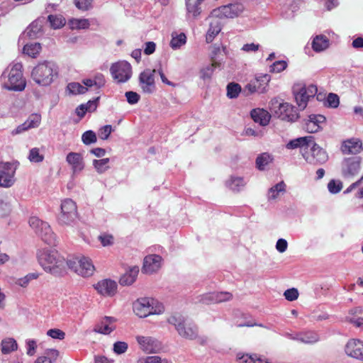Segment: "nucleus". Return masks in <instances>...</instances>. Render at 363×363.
<instances>
[{
    "instance_id": "obj_21",
    "label": "nucleus",
    "mask_w": 363,
    "mask_h": 363,
    "mask_svg": "<svg viewBox=\"0 0 363 363\" xmlns=\"http://www.w3.org/2000/svg\"><path fill=\"white\" fill-rule=\"evenodd\" d=\"M363 341L359 339H350L345 347V352L347 355L362 360Z\"/></svg>"
},
{
    "instance_id": "obj_34",
    "label": "nucleus",
    "mask_w": 363,
    "mask_h": 363,
    "mask_svg": "<svg viewBox=\"0 0 363 363\" xmlns=\"http://www.w3.org/2000/svg\"><path fill=\"white\" fill-rule=\"evenodd\" d=\"M220 30L221 26L219 21L216 18H215V19H212L210 22L209 28L206 33V42L208 43H211Z\"/></svg>"
},
{
    "instance_id": "obj_19",
    "label": "nucleus",
    "mask_w": 363,
    "mask_h": 363,
    "mask_svg": "<svg viewBox=\"0 0 363 363\" xmlns=\"http://www.w3.org/2000/svg\"><path fill=\"white\" fill-rule=\"evenodd\" d=\"M15 168L10 162L0 163V186L10 187L13 184Z\"/></svg>"
},
{
    "instance_id": "obj_15",
    "label": "nucleus",
    "mask_w": 363,
    "mask_h": 363,
    "mask_svg": "<svg viewBox=\"0 0 363 363\" xmlns=\"http://www.w3.org/2000/svg\"><path fill=\"white\" fill-rule=\"evenodd\" d=\"M311 155H306L303 153L305 160L311 164L318 165L323 164L328 160V155L325 150L320 147L318 144L314 143V140L311 143Z\"/></svg>"
},
{
    "instance_id": "obj_25",
    "label": "nucleus",
    "mask_w": 363,
    "mask_h": 363,
    "mask_svg": "<svg viewBox=\"0 0 363 363\" xmlns=\"http://www.w3.org/2000/svg\"><path fill=\"white\" fill-rule=\"evenodd\" d=\"M313 140L314 138L311 135L298 138L289 141L286 144V147L288 149H296L300 147L301 153H306L307 152L308 147L311 145Z\"/></svg>"
},
{
    "instance_id": "obj_3",
    "label": "nucleus",
    "mask_w": 363,
    "mask_h": 363,
    "mask_svg": "<svg viewBox=\"0 0 363 363\" xmlns=\"http://www.w3.org/2000/svg\"><path fill=\"white\" fill-rule=\"evenodd\" d=\"M58 74V67L51 61L38 64L31 71L32 79L40 86H48Z\"/></svg>"
},
{
    "instance_id": "obj_28",
    "label": "nucleus",
    "mask_w": 363,
    "mask_h": 363,
    "mask_svg": "<svg viewBox=\"0 0 363 363\" xmlns=\"http://www.w3.org/2000/svg\"><path fill=\"white\" fill-rule=\"evenodd\" d=\"M42 34V26L38 21L32 22L26 30L21 34L19 41L25 39H35Z\"/></svg>"
},
{
    "instance_id": "obj_32",
    "label": "nucleus",
    "mask_w": 363,
    "mask_h": 363,
    "mask_svg": "<svg viewBox=\"0 0 363 363\" xmlns=\"http://www.w3.org/2000/svg\"><path fill=\"white\" fill-rule=\"evenodd\" d=\"M139 272L138 267H133L120 278L119 283L122 286H130L135 282Z\"/></svg>"
},
{
    "instance_id": "obj_59",
    "label": "nucleus",
    "mask_w": 363,
    "mask_h": 363,
    "mask_svg": "<svg viewBox=\"0 0 363 363\" xmlns=\"http://www.w3.org/2000/svg\"><path fill=\"white\" fill-rule=\"evenodd\" d=\"M112 132V126L106 125L101 128L99 130V137L102 140H107Z\"/></svg>"
},
{
    "instance_id": "obj_8",
    "label": "nucleus",
    "mask_w": 363,
    "mask_h": 363,
    "mask_svg": "<svg viewBox=\"0 0 363 363\" xmlns=\"http://www.w3.org/2000/svg\"><path fill=\"white\" fill-rule=\"evenodd\" d=\"M67 266L82 277H90L95 270L91 259L86 257L69 259Z\"/></svg>"
},
{
    "instance_id": "obj_9",
    "label": "nucleus",
    "mask_w": 363,
    "mask_h": 363,
    "mask_svg": "<svg viewBox=\"0 0 363 363\" xmlns=\"http://www.w3.org/2000/svg\"><path fill=\"white\" fill-rule=\"evenodd\" d=\"M110 72L113 79L117 83L128 82L131 78L133 74L131 65L125 60H121L113 63L110 67Z\"/></svg>"
},
{
    "instance_id": "obj_64",
    "label": "nucleus",
    "mask_w": 363,
    "mask_h": 363,
    "mask_svg": "<svg viewBox=\"0 0 363 363\" xmlns=\"http://www.w3.org/2000/svg\"><path fill=\"white\" fill-rule=\"evenodd\" d=\"M287 67V63L284 60H278L271 66V71L273 72H280L284 70Z\"/></svg>"
},
{
    "instance_id": "obj_22",
    "label": "nucleus",
    "mask_w": 363,
    "mask_h": 363,
    "mask_svg": "<svg viewBox=\"0 0 363 363\" xmlns=\"http://www.w3.org/2000/svg\"><path fill=\"white\" fill-rule=\"evenodd\" d=\"M162 258L158 255H150L144 258L143 272L145 274L156 272L161 267Z\"/></svg>"
},
{
    "instance_id": "obj_43",
    "label": "nucleus",
    "mask_w": 363,
    "mask_h": 363,
    "mask_svg": "<svg viewBox=\"0 0 363 363\" xmlns=\"http://www.w3.org/2000/svg\"><path fill=\"white\" fill-rule=\"evenodd\" d=\"M109 162V158L94 160L93 166L99 174H102L110 168V167L108 166Z\"/></svg>"
},
{
    "instance_id": "obj_44",
    "label": "nucleus",
    "mask_w": 363,
    "mask_h": 363,
    "mask_svg": "<svg viewBox=\"0 0 363 363\" xmlns=\"http://www.w3.org/2000/svg\"><path fill=\"white\" fill-rule=\"evenodd\" d=\"M69 23L72 29H86L90 26L86 18H72Z\"/></svg>"
},
{
    "instance_id": "obj_49",
    "label": "nucleus",
    "mask_w": 363,
    "mask_h": 363,
    "mask_svg": "<svg viewBox=\"0 0 363 363\" xmlns=\"http://www.w3.org/2000/svg\"><path fill=\"white\" fill-rule=\"evenodd\" d=\"M38 277V273H29L25 277L18 279L16 283L21 287H26L31 280L36 279Z\"/></svg>"
},
{
    "instance_id": "obj_10",
    "label": "nucleus",
    "mask_w": 363,
    "mask_h": 363,
    "mask_svg": "<svg viewBox=\"0 0 363 363\" xmlns=\"http://www.w3.org/2000/svg\"><path fill=\"white\" fill-rule=\"evenodd\" d=\"M245 7L242 4L235 2L224 5L213 9L209 16L210 18H233L238 16L244 11Z\"/></svg>"
},
{
    "instance_id": "obj_47",
    "label": "nucleus",
    "mask_w": 363,
    "mask_h": 363,
    "mask_svg": "<svg viewBox=\"0 0 363 363\" xmlns=\"http://www.w3.org/2000/svg\"><path fill=\"white\" fill-rule=\"evenodd\" d=\"M241 91V86L237 83H230L227 86V96L230 99L237 98Z\"/></svg>"
},
{
    "instance_id": "obj_40",
    "label": "nucleus",
    "mask_w": 363,
    "mask_h": 363,
    "mask_svg": "<svg viewBox=\"0 0 363 363\" xmlns=\"http://www.w3.org/2000/svg\"><path fill=\"white\" fill-rule=\"evenodd\" d=\"M286 191V184L281 181L274 186H272L268 191V199H275L278 197L280 193Z\"/></svg>"
},
{
    "instance_id": "obj_1",
    "label": "nucleus",
    "mask_w": 363,
    "mask_h": 363,
    "mask_svg": "<svg viewBox=\"0 0 363 363\" xmlns=\"http://www.w3.org/2000/svg\"><path fill=\"white\" fill-rule=\"evenodd\" d=\"M40 265L48 273L55 277H61L65 273L67 261L57 251L43 249L38 253Z\"/></svg>"
},
{
    "instance_id": "obj_20",
    "label": "nucleus",
    "mask_w": 363,
    "mask_h": 363,
    "mask_svg": "<svg viewBox=\"0 0 363 363\" xmlns=\"http://www.w3.org/2000/svg\"><path fill=\"white\" fill-rule=\"evenodd\" d=\"M66 162L70 166L73 175L79 174L85 167L82 154L70 152L66 156Z\"/></svg>"
},
{
    "instance_id": "obj_38",
    "label": "nucleus",
    "mask_w": 363,
    "mask_h": 363,
    "mask_svg": "<svg viewBox=\"0 0 363 363\" xmlns=\"http://www.w3.org/2000/svg\"><path fill=\"white\" fill-rule=\"evenodd\" d=\"M1 347L2 354H7L17 350L18 344L13 338L8 337L1 340Z\"/></svg>"
},
{
    "instance_id": "obj_7",
    "label": "nucleus",
    "mask_w": 363,
    "mask_h": 363,
    "mask_svg": "<svg viewBox=\"0 0 363 363\" xmlns=\"http://www.w3.org/2000/svg\"><path fill=\"white\" fill-rule=\"evenodd\" d=\"M293 92L299 109L304 110L310 99L313 98L316 95L318 88L314 84H309L308 86L296 85L294 86Z\"/></svg>"
},
{
    "instance_id": "obj_18",
    "label": "nucleus",
    "mask_w": 363,
    "mask_h": 363,
    "mask_svg": "<svg viewBox=\"0 0 363 363\" xmlns=\"http://www.w3.org/2000/svg\"><path fill=\"white\" fill-rule=\"evenodd\" d=\"M206 0H185L186 18L189 21L197 20L202 11V5Z\"/></svg>"
},
{
    "instance_id": "obj_30",
    "label": "nucleus",
    "mask_w": 363,
    "mask_h": 363,
    "mask_svg": "<svg viewBox=\"0 0 363 363\" xmlns=\"http://www.w3.org/2000/svg\"><path fill=\"white\" fill-rule=\"evenodd\" d=\"M362 150V143L359 140H348L345 141L341 146L343 154H357Z\"/></svg>"
},
{
    "instance_id": "obj_5",
    "label": "nucleus",
    "mask_w": 363,
    "mask_h": 363,
    "mask_svg": "<svg viewBox=\"0 0 363 363\" xmlns=\"http://www.w3.org/2000/svg\"><path fill=\"white\" fill-rule=\"evenodd\" d=\"M29 225L43 242L50 245H55L56 236L48 223L36 216H32L29 219Z\"/></svg>"
},
{
    "instance_id": "obj_63",
    "label": "nucleus",
    "mask_w": 363,
    "mask_h": 363,
    "mask_svg": "<svg viewBox=\"0 0 363 363\" xmlns=\"http://www.w3.org/2000/svg\"><path fill=\"white\" fill-rule=\"evenodd\" d=\"M92 0H74V4L80 10L87 11L91 7Z\"/></svg>"
},
{
    "instance_id": "obj_16",
    "label": "nucleus",
    "mask_w": 363,
    "mask_h": 363,
    "mask_svg": "<svg viewBox=\"0 0 363 363\" xmlns=\"http://www.w3.org/2000/svg\"><path fill=\"white\" fill-rule=\"evenodd\" d=\"M133 311L136 315L140 318H145L151 314H158L161 311H157L152 303L150 300L147 298H138L133 303Z\"/></svg>"
},
{
    "instance_id": "obj_14",
    "label": "nucleus",
    "mask_w": 363,
    "mask_h": 363,
    "mask_svg": "<svg viewBox=\"0 0 363 363\" xmlns=\"http://www.w3.org/2000/svg\"><path fill=\"white\" fill-rule=\"evenodd\" d=\"M270 76L268 74H262L256 77L245 85L244 91L247 92V94L264 93L267 91Z\"/></svg>"
},
{
    "instance_id": "obj_37",
    "label": "nucleus",
    "mask_w": 363,
    "mask_h": 363,
    "mask_svg": "<svg viewBox=\"0 0 363 363\" xmlns=\"http://www.w3.org/2000/svg\"><path fill=\"white\" fill-rule=\"evenodd\" d=\"M186 43V35H185V33H178L175 31L172 33V39L169 45L173 50L179 49L182 45H184Z\"/></svg>"
},
{
    "instance_id": "obj_45",
    "label": "nucleus",
    "mask_w": 363,
    "mask_h": 363,
    "mask_svg": "<svg viewBox=\"0 0 363 363\" xmlns=\"http://www.w3.org/2000/svg\"><path fill=\"white\" fill-rule=\"evenodd\" d=\"M67 88L69 93L75 95L83 94L88 91L87 87L84 86L79 82L69 83Z\"/></svg>"
},
{
    "instance_id": "obj_35",
    "label": "nucleus",
    "mask_w": 363,
    "mask_h": 363,
    "mask_svg": "<svg viewBox=\"0 0 363 363\" xmlns=\"http://www.w3.org/2000/svg\"><path fill=\"white\" fill-rule=\"evenodd\" d=\"M273 162V157L267 152L259 154L255 160V166L259 171H264Z\"/></svg>"
},
{
    "instance_id": "obj_62",
    "label": "nucleus",
    "mask_w": 363,
    "mask_h": 363,
    "mask_svg": "<svg viewBox=\"0 0 363 363\" xmlns=\"http://www.w3.org/2000/svg\"><path fill=\"white\" fill-rule=\"evenodd\" d=\"M284 297L287 301H293L298 298V291L296 289L292 288L284 291Z\"/></svg>"
},
{
    "instance_id": "obj_26",
    "label": "nucleus",
    "mask_w": 363,
    "mask_h": 363,
    "mask_svg": "<svg viewBox=\"0 0 363 363\" xmlns=\"http://www.w3.org/2000/svg\"><path fill=\"white\" fill-rule=\"evenodd\" d=\"M325 122V117L323 115H310L305 123V129L311 133H317L321 128L320 125Z\"/></svg>"
},
{
    "instance_id": "obj_11",
    "label": "nucleus",
    "mask_w": 363,
    "mask_h": 363,
    "mask_svg": "<svg viewBox=\"0 0 363 363\" xmlns=\"http://www.w3.org/2000/svg\"><path fill=\"white\" fill-rule=\"evenodd\" d=\"M60 208L59 222L62 225H69L73 223L77 216L76 203L72 199H67L62 201Z\"/></svg>"
},
{
    "instance_id": "obj_6",
    "label": "nucleus",
    "mask_w": 363,
    "mask_h": 363,
    "mask_svg": "<svg viewBox=\"0 0 363 363\" xmlns=\"http://www.w3.org/2000/svg\"><path fill=\"white\" fill-rule=\"evenodd\" d=\"M272 111L281 120L294 122L298 118L296 108L289 103H279L277 99L271 101Z\"/></svg>"
},
{
    "instance_id": "obj_60",
    "label": "nucleus",
    "mask_w": 363,
    "mask_h": 363,
    "mask_svg": "<svg viewBox=\"0 0 363 363\" xmlns=\"http://www.w3.org/2000/svg\"><path fill=\"white\" fill-rule=\"evenodd\" d=\"M47 335L53 339L63 340L65 337V333L60 329H50L48 330Z\"/></svg>"
},
{
    "instance_id": "obj_31",
    "label": "nucleus",
    "mask_w": 363,
    "mask_h": 363,
    "mask_svg": "<svg viewBox=\"0 0 363 363\" xmlns=\"http://www.w3.org/2000/svg\"><path fill=\"white\" fill-rule=\"evenodd\" d=\"M246 184L243 177L237 176H231L225 182L226 186L235 192L240 191Z\"/></svg>"
},
{
    "instance_id": "obj_50",
    "label": "nucleus",
    "mask_w": 363,
    "mask_h": 363,
    "mask_svg": "<svg viewBox=\"0 0 363 363\" xmlns=\"http://www.w3.org/2000/svg\"><path fill=\"white\" fill-rule=\"evenodd\" d=\"M28 159L31 162L38 163L43 161L44 156L40 153L38 148L33 147L29 152Z\"/></svg>"
},
{
    "instance_id": "obj_29",
    "label": "nucleus",
    "mask_w": 363,
    "mask_h": 363,
    "mask_svg": "<svg viewBox=\"0 0 363 363\" xmlns=\"http://www.w3.org/2000/svg\"><path fill=\"white\" fill-rule=\"evenodd\" d=\"M251 117L255 123L262 126L267 125L271 118V115L266 110L262 108H255L251 111Z\"/></svg>"
},
{
    "instance_id": "obj_13",
    "label": "nucleus",
    "mask_w": 363,
    "mask_h": 363,
    "mask_svg": "<svg viewBox=\"0 0 363 363\" xmlns=\"http://www.w3.org/2000/svg\"><path fill=\"white\" fill-rule=\"evenodd\" d=\"M155 73V69H146L139 74V86L143 93L150 94L156 91Z\"/></svg>"
},
{
    "instance_id": "obj_36",
    "label": "nucleus",
    "mask_w": 363,
    "mask_h": 363,
    "mask_svg": "<svg viewBox=\"0 0 363 363\" xmlns=\"http://www.w3.org/2000/svg\"><path fill=\"white\" fill-rule=\"evenodd\" d=\"M59 356L58 350L55 349H48L45 351L44 355L39 357L34 363H53Z\"/></svg>"
},
{
    "instance_id": "obj_55",
    "label": "nucleus",
    "mask_w": 363,
    "mask_h": 363,
    "mask_svg": "<svg viewBox=\"0 0 363 363\" xmlns=\"http://www.w3.org/2000/svg\"><path fill=\"white\" fill-rule=\"evenodd\" d=\"M128 348V343L123 341H117L113 344V350L117 354L125 353Z\"/></svg>"
},
{
    "instance_id": "obj_39",
    "label": "nucleus",
    "mask_w": 363,
    "mask_h": 363,
    "mask_svg": "<svg viewBox=\"0 0 363 363\" xmlns=\"http://www.w3.org/2000/svg\"><path fill=\"white\" fill-rule=\"evenodd\" d=\"M301 342L304 344H314L320 340L319 335L312 330L300 332Z\"/></svg>"
},
{
    "instance_id": "obj_61",
    "label": "nucleus",
    "mask_w": 363,
    "mask_h": 363,
    "mask_svg": "<svg viewBox=\"0 0 363 363\" xmlns=\"http://www.w3.org/2000/svg\"><path fill=\"white\" fill-rule=\"evenodd\" d=\"M99 240L104 247L111 245L113 243V237L110 234H101L99 236Z\"/></svg>"
},
{
    "instance_id": "obj_51",
    "label": "nucleus",
    "mask_w": 363,
    "mask_h": 363,
    "mask_svg": "<svg viewBox=\"0 0 363 363\" xmlns=\"http://www.w3.org/2000/svg\"><path fill=\"white\" fill-rule=\"evenodd\" d=\"M94 84V89L99 90L106 84V79L103 74L96 73L91 78Z\"/></svg>"
},
{
    "instance_id": "obj_48",
    "label": "nucleus",
    "mask_w": 363,
    "mask_h": 363,
    "mask_svg": "<svg viewBox=\"0 0 363 363\" xmlns=\"http://www.w3.org/2000/svg\"><path fill=\"white\" fill-rule=\"evenodd\" d=\"M48 21L54 29H58L65 24V20L60 16L50 15Z\"/></svg>"
},
{
    "instance_id": "obj_23",
    "label": "nucleus",
    "mask_w": 363,
    "mask_h": 363,
    "mask_svg": "<svg viewBox=\"0 0 363 363\" xmlns=\"http://www.w3.org/2000/svg\"><path fill=\"white\" fill-rule=\"evenodd\" d=\"M94 287L99 294L104 296H112L116 292L117 284L111 279H104L94 284Z\"/></svg>"
},
{
    "instance_id": "obj_27",
    "label": "nucleus",
    "mask_w": 363,
    "mask_h": 363,
    "mask_svg": "<svg viewBox=\"0 0 363 363\" xmlns=\"http://www.w3.org/2000/svg\"><path fill=\"white\" fill-rule=\"evenodd\" d=\"M41 121V116L38 113H33L28 119L22 124L18 125L13 131V133L18 134L28 129L37 128Z\"/></svg>"
},
{
    "instance_id": "obj_4",
    "label": "nucleus",
    "mask_w": 363,
    "mask_h": 363,
    "mask_svg": "<svg viewBox=\"0 0 363 363\" xmlns=\"http://www.w3.org/2000/svg\"><path fill=\"white\" fill-rule=\"evenodd\" d=\"M167 322L174 325L178 334L183 338L196 340L199 330L198 327L191 323H186L184 317L180 315L170 316Z\"/></svg>"
},
{
    "instance_id": "obj_2",
    "label": "nucleus",
    "mask_w": 363,
    "mask_h": 363,
    "mask_svg": "<svg viewBox=\"0 0 363 363\" xmlns=\"http://www.w3.org/2000/svg\"><path fill=\"white\" fill-rule=\"evenodd\" d=\"M21 62L11 64L2 73L1 80L3 87L8 90L22 91L26 87Z\"/></svg>"
},
{
    "instance_id": "obj_12",
    "label": "nucleus",
    "mask_w": 363,
    "mask_h": 363,
    "mask_svg": "<svg viewBox=\"0 0 363 363\" xmlns=\"http://www.w3.org/2000/svg\"><path fill=\"white\" fill-rule=\"evenodd\" d=\"M362 158L359 156L345 158L341 164V172L344 178H352L361 169Z\"/></svg>"
},
{
    "instance_id": "obj_24",
    "label": "nucleus",
    "mask_w": 363,
    "mask_h": 363,
    "mask_svg": "<svg viewBox=\"0 0 363 363\" xmlns=\"http://www.w3.org/2000/svg\"><path fill=\"white\" fill-rule=\"evenodd\" d=\"M116 318L111 316H104L96 324L94 331L97 333L109 335L116 329Z\"/></svg>"
},
{
    "instance_id": "obj_54",
    "label": "nucleus",
    "mask_w": 363,
    "mask_h": 363,
    "mask_svg": "<svg viewBox=\"0 0 363 363\" xmlns=\"http://www.w3.org/2000/svg\"><path fill=\"white\" fill-rule=\"evenodd\" d=\"M339 104V96L336 94L330 93L326 99L325 105L330 108H337Z\"/></svg>"
},
{
    "instance_id": "obj_42",
    "label": "nucleus",
    "mask_w": 363,
    "mask_h": 363,
    "mask_svg": "<svg viewBox=\"0 0 363 363\" xmlns=\"http://www.w3.org/2000/svg\"><path fill=\"white\" fill-rule=\"evenodd\" d=\"M41 50V45L38 43L26 44L23 47V53L35 58Z\"/></svg>"
},
{
    "instance_id": "obj_41",
    "label": "nucleus",
    "mask_w": 363,
    "mask_h": 363,
    "mask_svg": "<svg viewBox=\"0 0 363 363\" xmlns=\"http://www.w3.org/2000/svg\"><path fill=\"white\" fill-rule=\"evenodd\" d=\"M220 62H214L211 65H206L200 70V78L203 81L211 79L214 69L216 67L220 66Z\"/></svg>"
},
{
    "instance_id": "obj_17",
    "label": "nucleus",
    "mask_w": 363,
    "mask_h": 363,
    "mask_svg": "<svg viewBox=\"0 0 363 363\" xmlns=\"http://www.w3.org/2000/svg\"><path fill=\"white\" fill-rule=\"evenodd\" d=\"M135 338L140 348L145 353H157L161 349V343L152 337L138 335Z\"/></svg>"
},
{
    "instance_id": "obj_53",
    "label": "nucleus",
    "mask_w": 363,
    "mask_h": 363,
    "mask_svg": "<svg viewBox=\"0 0 363 363\" xmlns=\"http://www.w3.org/2000/svg\"><path fill=\"white\" fill-rule=\"evenodd\" d=\"M198 301L204 304L216 303L215 299V294L213 292L203 294L197 297Z\"/></svg>"
},
{
    "instance_id": "obj_58",
    "label": "nucleus",
    "mask_w": 363,
    "mask_h": 363,
    "mask_svg": "<svg viewBox=\"0 0 363 363\" xmlns=\"http://www.w3.org/2000/svg\"><path fill=\"white\" fill-rule=\"evenodd\" d=\"M26 353L28 356L32 357L35 354L37 348V342L34 340H26Z\"/></svg>"
},
{
    "instance_id": "obj_57",
    "label": "nucleus",
    "mask_w": 363,
    "mask_h": 363,
    "mask_svg": "<svg viewBox=\"0 0 363 363\" xmlns=\"http://www.w3.org/2000/svg\"><path fill=\"white\" fill-rule=\"evenodd\" d=\"M216 303L229 301L232 298V294L229 292L214 291Z\"/></svg>"
},
{
    "instance_id": "obj_56",
    "label": "nucleus",
    "mask_w": 363,
    "mask_h": 363,
    "mask_svg": "<svg viewBox=\"0 0 363 363\" xmlns=\"http://www.w3.org/2000/svg\"><path fill=\"white\" fill-rule=\"evenodd\" d=\"M128 103L130 105L136 104L140 99V96L135 91H128L125 93Z\"/></svg>"
},
{
    "instance_id": "obj_46",
    "label": "nucleus",
    "mask_w": 363,
    "mask_h": 363,
    "mask_svg": "<svg viewBox=\"0 0 363 363\" xmlns=\"http://www.w3.org/2000/svg\"><path fill=\"white\" fill-rule=\"evenodd\" d=\"M82 141L86 145H89L96 143L97 137L93 130H86L82 135Z\"/></svg>"
},
{
    "instance_id": "obj_52",
    "label": "nucleus",
    "mask_w": 363,
    "mask_h": 363,
    "mask_svg": "<svg viewBox=\"0 0 363 363\" xmlns=\"http://www.w3.org/2000/svg\"><path fill=\"white\" fill-rule=\"evenodd\" d=\"M342 189V183L340 180L331 179L328 184V189L330 194H337Z\"/></svg>"
},
{
    "instance_id": "obj_33",
    "label": "nucleus",
    "mask_w": 363,
    "mask_h": 363,
    "mask_svg": "<svg viewBox=\"0 0 363 363\" xmlns=\"http://www.w3.org/2000/svg\"><path fill=\"white\" fill-rule=\"evenodd\" d=\"M329 40L323 35H316L312 41V48L315 52H319L329 47Z\"/></svg>"
}]
</instances>
